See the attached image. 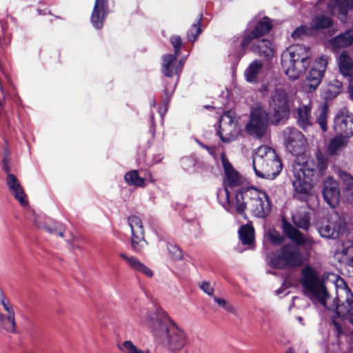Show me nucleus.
Returning <instances> with one entry per match:
<instances>
[{
	"mask_svg": "<svg viewBox=\"0 0 353 353\" xmlns=\"http://www.w3.org/2000/svg\"><path fill=\"white\" fill-rule=\"evenodd\" d=\"M200 288L203 291V292L210 296H212L213 294L214 287L208 281H203L200 285Z\"/></svg>",
	"mask_w": 353,
	"mask_h": 353,
	"instance_id": "49",
	"label": "nucleus"
},
{
	"mask_svg": "<svg viewBox=\"0 0 353 353\" xmlns=\"http://www.w3.org/2000/svg\"><path fill=\"white\" fill-rule=\"evenodd\" d=\"M3 170L6 172H7V174L8 173H10V166L8 164L7 159H6V157L3 159Z\"/></svg>",
	"mask_w": 353,
	"mask_h": 353,
	"instance_id": "52",
	"label": "nucleus"
},
{
	"mask_svg": "<svg viewBox=\"0 0 353 353\" xmlns=\"http://www.w3.org/2000/svg\"><path fill=\"white\" fill-rule=\"evenodd\" d=\"M333 129L338 134L350 138L353 136V114L347 109L339 110L334 118Z\"/></svg>",
	"mask_w": 353,
	"mask_h": 353,
	"instance_id": "16",
	"label": "nucleus"
},
{
	"mask_svg": "<svg viewBox=\"0 0 353 353\" xmlns=\"http://www.w3.org/2000/svg\"><path fill=\"white\" fill-rule=\"evenodd\" d=\"M323 196L330 207H336L340 200V190L337 181L331 177L326 178L323 181Z\"/></svg>",
	"mask_w": 353,
	"mask_h": 353,
	"instance_id": "18",
	"label": "nucleus"
},
{
	"mask_svg": "<svg viewBox=\"0 0 353 353\" xmlns=\"http://www.w3.org/2000/svg\"><path fill=\"white\" fill-rule=\"evenodd\" d=\"M240 240L243 245H251L254 241V229L252 226L244 225L239 230Z\"/></svg>",
	"mask_w": 353,
	"mask_h": 353,
	"instance_id": "32",
	"label": "nucleus"
},
{
	"mask_svg": "<svg viewBox=\"0 0 353 353\" xmlns=\"http://www.w3.org/2000/svg\"><path fill=\"white\" fill-rule=\"evenodd\" d=\"M134 317L139 324L146 326L155 340L169 352H179L187 344L186 332L161 307L143 309Z\"/></svg>",
	"mask_w": 353,
	"mask_h": 353,
	"instance_id": "1",
	"label": "nucleus"
},
{
	"mask_svg": "<svg viewBox=\"0 0 353 353\" xmlns=\"http://www.w3.org/2000/svg\"><path fill=\"white\" fill-rule=\"evenodd\" d=\"M125 181L129 185L136 187H144L145 179L139 175L137 170H131L127 172L124 176Z\"/></svg>",
	"mask_w": 353,
	"mask_h": 353,
	"instance_id": "33",
	"label": "nucleus"
},
{
	"mask_svg": "<svg viewBox=\"0 0 353 353\" xmlns=\"http://www.w3.org/2000/svg\"><path fill=\"white\" fill-rule=\"evenodd\" d=\"M253 169L262 179H274L282 170V163L275 151L268 145L259 147L253 157Z\"/></svg>",
	"mask_w": 353,
	"mask_h": 353,
	"instance_id": "6",
	"label": "nucleus"
},
{
	"mask_svg": "<svg viewBox=\"0 0 353 353\" xmlns=\"http://www.w3.org/2000/svg\"><path fill=\"white\" fill-rule=\"evenodd\" d=\"M6 182L10 193L14 196L15 199L17 200L21 205H27L28 201L26 195L17 177L13 174L8 173L6 176Z\"/></svg>",
	"mask_w": 353,
	"mask_h": 353,
	"instance_id": "20",
	"label": "nucleus"
},
{
	"mask_svg": "<svg viewBox=\"0 0 353 353\" xmlns=\"http://www.w3.org/2000/svg\"><path fill=\"white\" fill-rule=\"evenodd\" d=\"M336 294V306L347 304L353 301V294L345 281L337 276L334 281Z\"/></svg>",
	"mask_w": 353,
	"mask_h": 353,
	"instance_id": "23",
	"label": "nucleus"
},
{
	"mask_svg": "<svg viewBox=\"0 0 353 353\" xmlns=\"http://www.w3.org/2000/svg\"><path fill=\"white\" fill-rule=\"evenodd\" d=\"M2 319V313L0 312V320Z\"/></svg>",
	"mask_w": 353,
	"mask_h": 353,
	"instance_id": "59",
	"label": "nucleus"
},
{
	"mask_svg": "<svg viewBox=\"0 0 353 353\" xmlns=\"http://www.w3.org/2000/svg\"><path fill=\"white\" fill-rule=\"evenodd\" d=\"M285 145L287 150L292 154L298 157H303L307 141L304 135L294 128H286L283 130Z\"/></svg>",
	"mask_w": 353,
	"mask_h": 353,
	"instance_id": "12",
	"label": "nucleus"
},
{
	"mask_svg": "<svg viewBox=\"0 0 353 353\" xmlns=\"http://www.w3.org/2000/svg\"><path fill=\"white\" fill-rule=\"evenodd\" d=\"M202 18V14H199V19L195 23H194L190 28L187 33L188 39L190 41H194L196 39L198 35L201 32L200 27V22Z\"/></svg>",
	"mask_w": 353,
	"mask_h": 353,
	"instance_id": "40",
	"label": "nucleus"
},
{
	"mask_svg": "<svg viewBox=\"0 0 353 353\" xmlns=\"http://www.w3.org/2000/svg\"><path fill=\"white\" fill-rule=\"evenodd\" d=\"M327 63L328 57L324 55L316 60L304 83V89L306 92H312L319 85L326 70Z\"/></svg>",
	"mask_w": 353,
	"mask_h": 353,
	"instance_id": "13",
	"label": "nucleus"
},
{
	"mask_svg": "<svg viewBox=\"0 0 353 353\" xmlns=\"http://www.w3.org/2000/svg\"><path fill=\"white\" fill-rule=\"evenodd\" d=\"M167 249L168 251L169 256L172 260L179 261L182 259V251L176 245L168 243L167 244Z\"/></svg>",
	"mask_w": 353,
	"mask_h": 353,
	"instance_id": "44",
	"label": "nucleus"
},
{
	"mask_svg": "<svg viewBox=\"0 0 353 353\" xmlns=\"http://www.w3.org/2000/svg\"><path fill=\"white\" fill-rule=\"evenodd\" d=\"M250 50L267 61L270 60L274 54L275 48L272 42L267 39L253 41L248 47Z\"/></svg>",
	"mask_w": 353,
	"mask_h": 353,
	"instance_id": "19",
	"label": "nucleus"
},
{
	"mask_svg": "<svg viewBox=\"0 0 353 353\" xmlns=\"http://www.w3.org/2000/svg\"><path fill=\"white\" fill-rule=\"evenodd\" d=\"M331 25V19L323 14L316 16L312 21V27L316 30L327 28Z\"/></svg>",
	"mask_w": 353,
	"mask_h": 353,
	"instance_id": "38",
	"label": "nucleus"
},
{
	"mask_svg": "<svg viewBox=\"0 0 353 353\" xmlns=\"http://www.w3.org/2000/svg\"><path fill=\"white\" fill-rule=\"evenodd\" d=\"M345 227L344 219L339 214L333 213L330 215L327 223L319 228V232L322 237L336 239L345 232Z\"/></svg>",
	"mask_w": 353,
	"mask_h": 353,
	"instance_id": "14",
	"label": "nucleus"
},
{
	"mask_svg": "<svg viewBox=\"0 0 353 353\" xmlns=\"http://www.w3.org/2000/svg\"><path fill=\"white\" fill-rule=\"evenodd\" d=\"M283 232L287 237L297 245H305L307 242L303 234L288 223H283Z\"/></svg>",
	"mask_w": 353,
	"mask_h": 353,
	"instance_id": "30",
	"label": "nucleus"
},
{
	"mask_svg": "<svg viewBox=\"0 0 353 353\" xmlns=\"http://www.w3.org/2000/svg\"><path fill=\"white\" fill-rule=\"evenodd\" d=\"M298 320L301 323L303 319L299 316V317H298Z\"/></svg>",
	"mask_w": 353,
	"mask_h": 353,
	"instance_id": "58",
	"label": "nucleus"
},
{
	"mask_svg": "<svg viewBox=\"0 0 353 353\" xmlns=\"http://www.w3.org/2000/svg\"><path fill=\"white\" fill-rule=\"evenodd\" d=\"M348 139L341 134L332 138L327 147L328 153L331 155L338 154L347 145Z\"/></svg>",
	"mask_w": 353,
	"mask_h": 353,
	"instance_id": "31",
	"label": "nucleus"
},
{
	"mask_svg": "<svg viewBox=\"0 0 353 353\" xmlns=\"http://www.w3.org/2000/svg\"><path fill=\"white\" fill-rule=\"evenodd\" d=\"M343 83L338 79H334L328 84L327 92L330 97H335L342 90Z\"/></svg>",
	"mask_w": 353,
	"mask_h": 353,
	"instance_id": "43",
	"label": "nucleus"
},
{
	"mask_svg": "<svg viewBox=\"0 0 353 353\" xmlns=\"http://www.w3.org/2000/svg\"><path fill=\"white\" fill-rule=\"evenodd\" d=\"M309 32L310 29L307 26H301L294 30L291 36L294 39L301 38L302 36L307 34Z\"/></svg>",
	"mask_w": 353,
	"mask_h": 353,
	"instance_id": "46",
	"label": "nucleus"
},
{
	"mask_svg": "<svg viewBox=\"0 0 353 353\" xmlns=\"http://www.w3.org/2000/svg\"><path fill=\"white\" fill-rule=\"evenodd\" d=\"M221 159L225 172V182H224V192L226 196L227 203L223 205L224 208L230 212H234V205L231 204L230 201V191L229 188H232L234 187L239 186L242 183V178L239 174L235 171L228 161L225 155L222 153L221 155Z\"/></svg>",
	"mask_w": 353,
	"mask_h": 353,
	"instance_id": "10",
	"label": "nucleus"
},
{
	"mask_svg": "<svg viewBox=\"0 0 353 353\" xmlns=\"http://www.w3.org/2000/svg\"><path fill=\"white\" fill-rule=\"evenodd\" d=\"M1 304L3 305L4 310L8 312V314L14 313L12 307L6 302V299L2 300Z\"/></svg>",
	"mask_w": 353,
	"mask_h": 353,
	"instance_id": "51",
	"label": "nucleus"
},
{
	"mask_svg": "<svg viewBox=\"0 0 353 353\" xmlns=\"http://www.w3.org/2000/svg\"><path fill=\"white\" fill-rule=\"evenodd\" d=\"M128 222L131 229V246L134 252H140L147 245L142 221L137 216H131Z\"/></svg>",
	"mask_w": 353,
	"mask_h": 353,
	"instance_id": "15",
	"label": "nucleus"
},
{
	"mask_svg": "<svg viewBox=\"0 0 353 353\" xmlns=\"http://www.w3.org/2000/svg\"><path fill=\"white\" fill-rule=\"evenodd\" d=\"M327 274L321 275L315 268L310 265H305L301 270L300 283L305 294L313 301H318L327 307L326 301L329 298L325 279Z\"/></svg>",
	"mask_w": 353,
	"mask_h": 353,
	"instance_id": "5",
	"label": "nucleus"
},
{
	"mask_svg": "<svg viewBox=\"0 0 353 353\" xmlns=\"http://www.w3.org/2000/svg\"><path fill=\"white\" fill-rule=\"evenodd\" d=\"M233 205L234 211L239 214L248 209L252 215L261 219H265L271 212V202L267 194L254 188L239 191Z\"/></svg>",
	"mask_w": 353,
	"mask_h": 353,
	"instance_id": "3",
	"label": "nucleus"
},
{
	"mask_svg": "<svg viewBox=\"0 0 353 353\" xmlns=\"http://www.w3.org/2000/svg\"><path fill=\"white\" fill-rule=\"evenodd\" d=\"M119 256L123 259L127 265L132 270L143 274L147 277L151 278L153 276V271L141 263L137 257L128 256L124 253H121Z\"/></svg>",
	"mask_w": 353,
	"mask_h": 353,
	"instance_id": "25",
	"label": "nucleus"
},
{
	"mask_svg": "<svg viewBox=\"0 0 353 353\" xmlns=\"http://www.w3.org/2000/svg\"><path fill=\"white\" fill-rule=\"evenodd\" d=\"M2 328L8 332H16V324L14 321V313L8 314L6 316L2 314V319L0 320Z\"/></svg>",
	"mask_w": 353,
	"mask_h": 353,
	"instance_id": "34",
	"label": "nucleus"
},
{
	"mask_svg": "<svg viewBox=\"0 0 353 353\" xmlns=\"http://www.w3.org/2000/svg\"><path fill=\"white\" fill-rule=\"evenodd\" d=\"M328 107L327 104H323L319 109V113L316 116V122L320 125L323 131L325 132L327 127Z\"/></svg>",
	"mask_w": 353,
	"mask_h": 353,
	"instance_id": "37",
	"label": "nucleus"
},
{
	"mask_svg": "<svg viewBox=\"0 0 353 353\" xmlns=\"http://www.w3.org/2000/svg\"><path fill=\"white\" fill-rule=\"evenodd\" d=\"M5 299H6V297H5L4 293L3 292V291L1 290H0V303L1 302L2 300H5Z\"/></svg>",
	"mask_w": 353,
	"mask_h": 353,
	"instance_id": "54",
	"label": "nucleus"
},
{
	"mask_svg": "<svg viewBox=\"0 0 353 353\" xmlns=\"http://www.w3.org/2000/svg\"><path fill=\"white\" fill-rule=\"evenodd\" d=\"M175 54H166L163 57V72L167 77H171L174 74L179 76L183 68L182 61H177Z\"/></svg>",
	"mask_w": 353,
	"mask_h": 353,
	"instance_id": "24",
	"label": "nucleus"
},
{
	"mask_svg": "<svg viewBox=\"0 0 353 353\" xmlns=\"http://www.w3.org/2000/svg\"><path fill=\"white\" fill-rule=\"evenodd\" d=\"M336 311L339 316H347L353 324V301L347 304L336 306Z\"/></svg>",
	"mask_w": 353,
	"mask_h": 353,
	"instance_id": "36",
	"label": "nucleus"
},
{
	"mask_svg": "<svg viewBox=\"0 0 353 353\" xmlns=\"http://www.w3.org/2000/svg\"><path fill=\"white\" fill-rule=\"evenodd\" d=\"M310 52L303 45L290 46L281 54V66L292 80L297 79L310 64Z\"/></svg>",
	"mask_w": 353,
	"mask_h": 353,
	"instance_id": "4",
	"label": "nucleus"
},
{
	"mask_svg": "<svg viewBox=\"0 0 353 353\" xmlns=\"http://www.w3.org/2000/svg\"><path fill=\"white\" fill-rule=\"evenodd\" d=\"M294 224L303 230H307L310 226V217L307 213L297 212L292 216Z\"/></svg>",
	"mask_w": 353,
	"mask_h": 353,
	"instance_id": "35",
	"label": "nucleus"
},
{
	"mask_svg": "<svg viewBox=\"0 0 353 353\" xmlns=\"http://www.w3.org/2000/svg\"><path fill=\"white\" fill-rule=\"evenodd\" d=\"M303 256L300 249L292 244H287L272 254L269 263L271 267L279 269H292L300 266Z\"/></svg>",
	"mask_w": 353,
	"mask_h": 353,
	"instance_id": "7",
	"label": "nucleus"
},
{
	"mask_svg": "<svg viewBox=\"0 0 353 353\" xmlns=\"http://www.w3.org/2000/svg\"><path fill=\"white\" fill-rule=\"evenodd\" d=\"M150 119H151L152 123H153V121H154V115L153 114L150 117Z\"/></svg>",
	"mask_w": 353,
	"mask_h": 353,
	"instance_id": "57",
	"label": "nucleus"
},
{
	"mask_svg": "<svg viewBox=\"0 0 353 353\" xmlns=\"http://www.w3.org/2000/svg\"><path fill=\"white\" fill-rule=\"evenodd\" d=\"M270 111L276 123L288 117L290 105L288 94L283 90H276L270 101Z\"/></svg>",
	"mask_w": 353,
	"mask_h": 353,
	"instance_id": "11",
	"label": "nucleus"
},
{
	"mask_svg": "<svg viewBox=\"0 0 353 353\" xmlns=\"http://www.w3.org/2000/svg\"><path fill=\"white\" fill-rule=\"evenodd\" d=\"M244 55V52L242 51L241 52L239 53L238 54V58L240 59L241 57H243Z\"/></svg>",
	"mask_w": 353,
	"mask_h": 353,
	"instance_id": "55",
	"label": "nucleus"
},
{
	"mask_svg": "<svg viewBox=\"0 0 353 353\" xmlns=\"http://www.w3.org/2000/svg\"><path fill=\"white\" fill-rule=\"evenodd\" d=\"M327 167V158L321 152L316 154V161L312 159H305L299 157L293 164L292 183L297 193L307 194L312 189V178L318 173L322 174Z\"/></svg>",
	"mask_w": 353,
	"mask_h": 353,
	"instance_id": "2",
	"label": "nucleus"
},
{
	"mask_svg": "<svg viewBox=\"0 0 353 353\" xmlns=\"http://www.w3.org/2000/svg\"><path fill=\"white\" fill-rule=\"evenodd\" d=\"M339 14L346 16L349 12H353V0H344L339 8Z\"/></svg>",
	"mask_w": 353,
	"mask_h": 353,
	"instance_id": "45",
	"label": "nucleus"
},
{
	"mask_svg": "<svg viewBox=\"0 0 353 353\" xmlns=\"http://www.w3.org/2000/svg\"><path fill=\"white\" fill-rule=\"evenodd\" d=\"M338 64L341 74L348 79H350L349 90L351 99L353 100V61L345 51H343L338 59Z\"/></svg>",
	"mask_w": 353,
	"mask_h": 353,
	"instance_id": "21",
	"label": "nucleus"
},
{
	"mask_svg": "<svg viewBox=\"0 0 353 353\" xmlns=\"http://www.w3.org/2000/svg\"><path fill=\"white\" fill-rule=\"evenodd\" d=\"M339 176L342 181V192L345 199L353 203V176L350 174L340 170Z\"/></svg>",
	"mask_w": 353,
	"mask_h": 353,
	"instance_id": "28",
	"label": "nucleus"
},
{
	"mask_svg": "<svg viewBox=\"0 0 353 353\" xmlns=\"http://www.w3.org/2000/svg\"><path fill=\"white\" fill-rule=\"evenodd\" d=\"M108 12V0H95L91 15V23L97 29L102 28L103 20Z\"/></svg>",
	"mask_w": 353,
	"mask_h": 353,
	"instance_id": "22",
	"label": "nucleus"
},
{
	"mask_svg": "<svg viewBox=\"0 0 353 353\" xmlns=\"http://www.w3.org/2000/svg\"><path fill=\"white\" fill-rule=\"evenodd\" d=\"M333 323H334L335 327L336 328L338 332L340 333L341 332V327L339 323H337L335 320H333Z\"/></svg>",
	"mask_w": 353,
	"mask_h": 353,
	"instance_id": "53",
	"label": "nucleus"
},
{
	"mask_svg": "<svg viewBox=\"0 0 353 353\" xmlns=\"http://www.w3.org/2000/svg\"><path fill=\"white\" fill-rule=\"evenodd\" d=\"M239 132V130L231 112H224L220 119L219 130L217 131L221 140L224 143H230L235 139Z\"/></svg>",
	"mask_w": 353,
	"mask_h": 353,
	"instance_id": "17",
	"label": "nucleus"
},
{
	"mask_svg": "<svg viewBox=\"0 0 353 353\" xmlns=\"http://www.w3.org/2000/svg\"><path fill=\"white\" fill-rule=\"evenodd\" d=\"M214 300L220 307L225 308L228 311H232V307L228 305L225 299L214 296Z\"/></svg>",
	"mask_w": 353,
	"mask_h": 353,
	"instance_id": "50",
	"label": "nucleus"
},
{
	"mask_svg": "<svg viewBox=\"0 0 353 353\" xmlns=\"http://www.w3.org/2000/svg\"><path fill=\"white\" fill-rule=\"evenodd\" d=\"M170 42L174 48V54L176 56H179V51L182 45V41L179 36H172L170 39Z\"/></svg>",
	"mask_w": 353,
	"mask_h": 353,
	"instance_id": "47",
	"label": "nucleus"
},
{
	"mask_svg": "<svg viewBox=\"0 0 353 353\" xmlns=\"http://www.w3.org/2000/svg\"><path fill=\"white\" fill-rule=\"evenodd\" d=\"M263 62L261 60L255 59L252 61L244 72V76L247 81L256 83L259 81L263 73Z\"/></svg>",
	"mask_w": 353,
	"mask_h": 353,
	"instance_id": "27",
	"label": "nucleus"
},
{
	"mask_svg": "<svg viewBox=\"0 0 353 353\" xmlns=\"http://www.w3.org/2000/svg\"><path fill=\"white\" fill-rule=\"evenodd\" d=\"M265 236L274 245H281L284 242V237L274 229H269L265 233Z\"/></svg>",
	"mask_w": 353,
	"mask_h": 353,
	"instance_id": "41",
	"label": "nucleus"
},
{
	"mask_svg": "<svg viewBox=\"0 0 353 353\" xmlns=\"http://www.w3.org/2000/svg\"><path fill=\"white\" fill-rule=\"evenodd\" d=\"M297 123L300 128L306 130L312 125L311 116V107L310 105H303L296 109Z\"/></svg>",
	"mask_w": 353,
	"mask_h": 353,
	"instance_id": "26",
	"label": "nucleus"
},
{
	"mask_svg": "<svg viewBox=\"0 0 353 353\" xmlns=\"http://www.w3.org/2000/svg\"><path fill=\"white\" fill-rule=\"evenodd\" d=\"M34 223L38 228H44L50 234H58L61 237L63 236V231L61 229V225L59 223H56L52 227L44 225L37 220L34 221Z\"/></svg>",
	"mask_w": 353,
	"mask_h": 353,
	"instance_id": "42",
	"label": "nucleus"
},
{
	"mask_svg": "<svg viewBox=\"0 0 353 353\" xmlns=\"http://www.w3.org/2000/svg\"><path fill=\"white\" fill-rule=\"evenodd\" d=\"M119 347L123 353H150L148 350L138 348L131 341H125Z\"/></svg>",
	"mask_w": 353,
	"mask_h": 353,
	"instance_id": "39",
	"label": "nucleus"
},
{
	"mask_svg": "<svg viewBox=\"0 0 353 353\" xmlns=\"http://www.w3.org/2000/svg\"><path fill=\"white\" fill-rule=\"evenodd\" d=\"M272 25L268 17H263L259 20L255 19L249 22L246 29L243 31L241 42L242 48L246 49L253 41L260 40V38L268 34L272 29Z\"/></svg>",
	"mask_w": 353,
	"mask_h": 353,
	"instance_id": "8",
	"label": "nucleus"
},
{
	"mask_svg": "<svg viewBox=\"0 0 353 353\" xmlns=\"http://www.w3.org/2000/svg\"><path fill=\"white\" fill-rule=\"evenodd\" d=\"M330 43L334 49H339L350 46L353 43V30H347L332 39Z\"/></svg>",
	"mask_w": 353,
	"mask_h": 353,
	"instance_id": "29",
	"label": "nucleus"
},
{
	"mask_svg": "<svg viewBox=\"0 0 353 353\" xmlns=\"http://www.w3.org/2000/svg\"><path fill=\"white\" fill-rule=\"evenodd\" d=\"M269 115L261 107L253 108L250 113L249 122L245 126L247 132L256 139H262L268 132Z\"/></svg>",
	"mask_w": 353,
	"mask_h": 353,
	"instance_id": "9",
	"label": "nucleus"
},
{
	"mask_svg": "<svg viewBox=\"0 0 353 353\" xmlns=\"http://www.w3.org/2000/svg\"><path fill=\"white\" fill-rule=\"evenodd\" d=\"M182 168L186 171H190L191 168L194 167L195 162L193 159L189 157H184L181 161Z\"/></svg>",
	"mask_w": 353,
	"mask_h": 353,
	"instance_id": "48",
	"label": "nucleus"
},
{
	"mask_svg": "<svg viewBox=\"0 0 353 353\" xmlns=\"http://www.w3.org/2000/svg\"><path fill=\"white\" fill-rule=\"evenodd\" d=\"M286 353H294V352L293 349L290 348V349L287 351V352H286Z\"/></svg>",
	"mask_w": 353,
	"mask_h": 353,
	"instance_id": "56",
	"label": "nucleus"
}]
</instances>
